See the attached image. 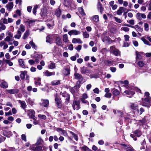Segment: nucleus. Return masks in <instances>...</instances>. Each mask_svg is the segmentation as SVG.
I'll return each mask as SVG.
<instances>
[{
    "label": "nucleus",
    "mask_w": 151,
    "mask_h": 151,
    "mask_svg": "<svg viewBox=\"0 0 151 151\" xmlns=\"http://www.w3.org/2000/svg\"><path fill=\"white\" fill-rule=\"evenodd\" d=\"M110 51L116 56H118V55H120V54L119 51L114 46L110 47Z\"/></svg>",
    "instance_id": "obj_1"
},
{
    "label": "nucleus",
    "mask_w": 151,
    "mask_h": 151,
    "mask_svg": "<svg viewBox=\"0 0 151 151\" xmlns=\"http://www.w3.org/2000/svg\"><path fill=\"white\" fill-rule=\"evenodd\" d=\"M151 101V99L150 97H145L144 100H142V105L144 106H148Z\"/></svg>",
    "instance_id": "obj_2"
},
{
    "label": "nucleus",
    "mask_w": 151,
    "mask_h": 151,
    "mask_svg": "<svg viewBox=\"0 0 151 151\" xmlns=\"http://www.w3.org/2000/svg\"><path fill=\"white\" fill-rule=\"evenodd\" d=\"M74 110H78L80 108V102L79 101L74 100L72 104Z\"/></svg>",
    "instance_id": "obj_3"
},
{
    "label": "nucleus",
    "mask_w": 151,
    "mask_h": 151,
    "mask_svg": "<svg viewBox=\"0 0 151 151\" xmlns=\"http://www.w3.org/2000/svg\"><path fill=\"white\" fill-rule=\"evenodd\" d=\"M27 112L30 118L33 119V120H35V112L33 110H28L27 111Z\"/></svg>",
    "instance_id": "obj_4"
},
{
    "label": "nucleus",
    "mask_w": 151,
    "mask_h": 151,
    "mask_svg": "<svg viewBox=\"0 0 151 151\" xmlns=\"http://www.w3.org/2000/svg\"><path fill=\"white\" fill-rule=\"evenodd\" d=\"M53 35L54 37H56L55 41L56 44L59 46L60 45L62 44V40L60 37L57 34H54Z\"/></svg>",
    "instance_id": "obj_5"
},
{
    "label": "nucleus",
    "mask_w": 151,
    "mask_h": 151,
    "mask_svg": "<svg viewBox=\"0 0 151 151\" xmlns=\"http://www.w3.org/2000/svg\"><path fill=\"white\" fill-rule=\"evenodd\" d=\"M136 17L137 19L140 20H142V19H145L146 18V16L145 14L141 13H137Z\"/></svg>",
    "instance_id": "obj_6"
},
{
    "label": "nucleus",
    "mask_w": 151,
    "mask_h": 151,
    "mask_svg": "<svg viewBox=\"0 0 151 151\" xmlns=\"http://www.w3.org/2000/svg\"><path fill=\"white\" fill-rule=\"evenodd\" d=\"M80 71L82 74H86L91 73V70L87 69L84 66L80 68Z\"/></svg>",
    "instance_id": "obj_7"
},
{
    "label": "nucleus",
    "mask_w": 151,
    "mask_h": 151,
    "mask_svg": "<svg viewBox=\"0 0 151 151\" xmlns=\"http://www.w3.org/2000/svg\"><path fill=\"white\" fill-rule=\"evenodd\" d=\"M19 90L17 89H6L5 92L10 94H14L17 93L19 92Z\"/></svg>",
    "instance_id": "obj_8"
},
{
    "label": "nucleus",
    "mask_w": 151,
    "mask_h": 151,
    "mask_svg": "<svg viewBox=\"0 0 151 151\" xmlns=\"http://www.w3.org/2000/svg\"><path fill=\"white\" fill-rule=\"evenodd\" d=\"M25 76H26L27 80H29V77L27 74V71H21L20 75L21 78L22 80H24L25 78Z\"/></svg>",
    "instance_id": "obj_9"
},
{
    "label": "nucleus",
    "mask_w": 151,
    "mask_h": 151,
    "mask_svg": "<svg viewBox=\"0 0 151 151\" xmlns=\"http://www.w3.org/2000/svg\"><path fill=\"white\" fill-rule=\"evenodd\" d=\"M14 6V4L13 2H9L5 6L7 9L9 11L11 10Z\"/></svg>",
    "instance_id": "obj_10"
},
{
    "label": "nucleus",
    "mask_w": 151,
    "mask_h": 151,
    "mask_svg": "<svg viewBox=\"0 0 151 151\" xmlns=\"http://www.w3.org/2000/svg\"><path fill=\"white\" fill-rule=\"evenodd\" d=\"M79 31H77L76 30H72L68 32V34L70 36L73 35H78L80 34Z\"/></svg>",
    "instance_id": "obj_11"
},
{
    "label": "nucleus",
    "mask_w": 151,
    "mask_h": 151,
    "mask_svg": "<svg viewBox=\"0 0 151 151\" xmlns=\"http://www.w3.org/2000/svg\"><path fill=\"white\" fill-rule=\"evenodd\" d=\"M25 31V27L22 24H21L19 28L17 31V34H22Z\"/></svg>",
    "instance_id": "obj_12"
},
{
    "label": "nucleus",
    "mask_w": 151,
    "mask_h": 151,
    "mask_svg": "<svg viewBox=\"0 0 151 151\" xmlns=\"http://www.w3.org/2000/svg\"><path fill=\"white\" fill-rule=\"evenodd\" d=\"M90 19L91 21L95 22H98L99 21V16L97 15L93 16L90 18Z\"/></svg>",
    "instance_id": "obj_13"
},
{
    "label": "nucleus",
    "mask_w": 151,
    "mask_h": 151,
    "mask_svg": "<svg viewBox=\"0 0 151 151\" xmlns=\"http://www.w3.org/2000/svg\"><path fill=\"white\" fill-rule=\"evenodd\" d=\"M36 21V20H35L28 19L26 21V22L28 23V25L30 27H31L34 25Z\"/></svg>",
    "instance_id": "obj_14"
},
{
    "label": "nucleus",
    "mask_w": 151,
    "mask_h": 151,
    "mask_svg": "<svg viewBox=\"0 0 151 151\" xmlns=\"http://www.w3.org/2000/svg\"><path fill=\"white\" fill-rule=\"evenodd\" d=\"M41 101L42 102L41 105L45 107H47L49 104V101L47 99H42Z\"/></svg>",
    "instance_id": "obj_15"
},
{
    "label": "nucleus",
    "mask_w": 151,
    "mask_h": 151,
    "mask_svg": "<svg viewBox=\"0 0 151 151\" xmlns=\"http://www.w3.org/2000/svg\"><path fill=\"white\" fill-rule=\"evenodd\" d=\"M72 42L73 43L82 44L83 42L80 38H74L72 39Z\"/></svg>",
    "instance_id": "obj_16"
},
{
    "label": "nucleus",
    "mask_w": 151,
    "mask_h": 151,
    "mask_svg": "<svg viewBox=\"0 0 151 151\" xmlns=\"http://www.w3.org/2000/svg\"><path fill=\"white\" fill-rule=\"evenodd\" d=\"M52 36L54 37L53 35H47L46 37V42L50 43H51L52 42Z\"/></svg>",
    "instance_id": "obj_17"
},
{
    "label": "nucleus",
    "mask_w": 151,
    "mask_h": 151,
    "mask_svg": "<svg viewBox=\"0 0 151 151\" xmlns=\"http://www.w3.org/2000/svg\"><path fill=\"white\" fill-rule=\"evenodd\" d=\"M126 10V8L124 7H120L119 9L117 10V14L118 15H121L123 12L125 11Z\"/></svg>",
    "instance_id": "obj_18"
},
{
    "label": "nucleus",
    "mask_w": 151,
    "mask_h": 151,
    "mask_svg": "<svg viewBox=\"0 0 151 151\" xmlns=\"http://www.w3.org/2000/svg\"><path fill=\"white\" fill-rule=\"evenodd\" d=\"M43 73L45 76H51L54 75L55 74V72H50L48 70H46L45 72Z\"/></svg>",
    "instance_id": "obj_19"
},
{
    "label": "nucleus",
    "mask_w": 151,
    "mask_h": 151,
    "mask_svg": "<svg viewBox=\"0 0 151 151\" xmlns=\"http://www.w3.org/2000/svg\"><path fill=\"white\" fill-rule=\"evenodd\" d=\"M3 46V49L4 50H5L8 47V45L4 41H1L0 42V46L2 47Z\"/></svg>",
    "instance_id": "obj_20"
},
{
    "label": "nucleus",
    "mask_w": 151,
    "mask_h": 151,
    "mask_svg": "<svg viewBox=\"0 0 151 151\" xmlns=\"http://www.w3.org/2000/svg\"><path fill=\"white\" fill-rule=\"evenodd\" d=\"M0 86L3 88H8V85L6 82L2 80Z\"/></svg>",
    "instance_id": "obj_21"
},
{
    "label": "nucleus",
    "mask_w": 151,
    "mask_h": 151,
    "mask_svg": "<svg viewBox=\"0 0 151 151\" xmlns=\"http://www.w3.org/2000/svg\"><path fill=\"white\" fill-rule=\"evenodd\" d=\"M122 145L127 150V151H133V148L130 146L127 145L125 144H122Z\"/></svg>",
    "instance_id": "obj_22"
},
{
    "label": "nucleus",
    "mask_w": 151,
    "mask_h": 151,
    "mask_svg": "<svg viewBox=\"0 0 151 151\" xmlns=\"http://www.w3.org/2000/svg\"><path fill=\"white\" fill-rule=\"evenodd\" d=\"M13 37V35L11 34L10 33L8 34V36H7L4 40V41L9 42L10 41L12 37Z\"/></svg>",
    "instance_id": "obj_23"
},
{
    "label": "nucleus",
    "mask_w": 151,
    "mask_h": 151,
    "mask_svg": "<svg viewBox=\"0 0 151 151\" xmlns=\"http://www.w3.org/2000/svg\"><path fill=\"white\" fill-rule=\"evenodd\" d=\"M97 7L98 10H100V13L102 14L104 10V8H103L102 5L100 2L98 3Z\"/></svg>",
    "instance_id": "obj_24"
},
{
    "label": "nucleus",
    "mask_w": 151,
    "mask_h": 151,
    "mask_svg": "<svg viewBox=\"0 0 151 151\" xmlns=\"http://www.w3.org/2000/svg\"><path fill=\"white\" fill-rule=\"evenodd\" d=\"M18 62L19 65L22 68H24L25 65L24 64V62L22 59H19L18 60Z\"/></svg>",
    "instance_id": "obj_25"
},
{
    "label": "nucleus",
    "mask_w": 151,
    "mask_h": 151,
    "mask_svg": "<svg viewBox=\"0 0 151 151\" xmlns=\"http://www.w3.org/2000/svg\"><path fill=\"white\" fill-rule=\"evenodd\" d=\"M61 10L58 8L55 11V14L58 17H59L61 15Z\"/></svg>",
    "instance_id": "obj_26"
},
{
    "label": "nucleus",
    "mask_w": 151,
    "mask_h": 151,
    "mask_svg": "<svg viewBox=\"0 0 151 151\" xmlns=\"http://www.w3.org/2000/svg\"><path fill=\"white\" fill-rule=\"evenodd\" d=\"M18 102L20 104L22 107L23 109H24L26 108L27 105L24 101H21L19 100L18 101Z\"/></svg>",
    "instance_id": "obj_27"
},
{
    "label": "nucleus",
    "mask_w": 151,
    "mask_h": 151,
    "mask_svg": "<svg viewBox=\"0 0 151 151\" xmlns=\"http://www.w3.org/2000/svg\"><path fill=\"white\" fill-rule=\"evenodd\" d=\"M63 73L65 75L67 76L70 73V70L68 68L65 69L63 70Z\"/></svg>",
    "instance_id": "obj_28"
},
{
    "label": "nucleus",
    "mask_w": 151,
    "mask_h": 151,
    "mask_svg": "<svg viewBox=\"0 0 151 151\" xmlns=\"http://www.w3.org/2000/svg\"><path fill=\"white\" fill-rule=\"evenodd\" d=\"M43 142L44 141L41 138L39 137L37 139L36 144L37 145H40L42 144Z\"/></svg>",
    "instance_id": "obj_29"
},
{
    "label": "nucleus",
    "mask_w": 151,
    "mask_h": 151,
    "mask_svg": "<svg viewBox=\"0 0 151 151\" xmlns=\"http://www.w3.org/2000/svg\"><path fill=\"white\" fill-rule=\"evenodd\" d=\"M74 76L75 78L77 79H80L81 78H83L82 76L81 75L76 73H75Z\"/></svg>",
    "instance_id": "obj_30"
},
{
    "label": "nucleus",
    "mask_w": 151,
    "mask_h": 151,
    "mask_svg": "<svg viewBox=\"0 0 151 151\" xmlns=\"http://www.w3.org/2000/svg\"><path fill=\"white\" fill-rule=\"evenodd\" d=\"M60 83V81L59 80H54L52 81L51 83L52 85L55 86L59 84Z\"/></svg>",
    "instance_id": "obj_31"
},
{
    "label": "nucleus",
    "mask_w": 151,
    "mask_h": 151,
    "mask_svg": "<svg viewBox=\"0 0 151 151\" xmlns=\"http://www.w3.org/2000/svg\"><path fill=\"white\" fill-rule=\"evenodd\" d=\"M55 100L56 102V103L58 106V108H60L62 106V104H61L60 101L57 98H55Z\"/></svg>",
    "instance_id": "obj_32"
},
{
    "label": "nucleus",
    "mask_w": 151,
    "mask_h": 151,
    "mask_svg": "<svg viewBox=\"0 0 151 151\" xmlns=\"http://www.w3.org/2000/svg\"><path fill=\"white\" fill-rule=\"evenodd\" d=\"M136 60H140L142 58V56L140 54L139 52H138L136 51Z\"/></svg>",
    "instance_id": "obj_33"
},
{
    "label": "nucleus",
    "mask_w": 151,
    "mask_h": 151,
    "mask_svg": "<svg viewBox=\"0 0 151 151\" xmlns=\"http://www.w3.org/2000/svg\"><path fill=\"white\" fill-rule=\"evenodd\" d=\"M29 35V30H27L24 33L23 38V39H26Z\"/></svg>",
    "instance_id": "obj_34"
},
{
    "label": "nucleus",
    "mask_w": 151,
    "mask_h": 151,
    "mask_svg": "<svg viewBox=\"0 0 151 151\" xmlns=\"http://www.w3.org/2000/svg\"><path fill=\"white\" fill-rule=\"evenodd\" d=\"M135 136L137 137H139L142 134V133L140 130H137L135 131L134 132Z\"/></svg>",
    "instance_id": "obj_35"
},
{
    "label": "nucleus",
    "mask_w": 151,
    "mask_h": 151,
    "mask_svg": "<svg viewBox=\"0 0 151 151\" xmlns=\"http://www.w3.org/2000/svg\"><path fill=\"white\" fill-rule=\"evenodd\" d=\"M144 30L146 32H148L149 30V25L147 23H145L144 24Z\"/></svg>",
    "instance_id": "obj_36"
},
{
    "label": "nucleus",
    "mask_w": 151,
    "mask_h": 151,
    "mask_svg": "<svg viewBox=\"0 0 151 151\" xmlns=\"http://www.w3.org/2000/svg\"><path fill=\"white\" fill-rule=\"evenodd\" d=\"M131 108L133 110H135L137 108V105L136 104L131 103L130 104Z\"/></svg>",
    "instance_id": "obj_37"
},
{
    "label": "nucleus",
    "mask_w": 151,
    "mask_h": 151,
    "mask_svg": "<svg viewBox=\"0 0 151 151\" xmlns=\"http://www.w3.org/2000/svg\"><path fill=\"white\" fill-rule=\"evenodd\" d=\"M63 40L65 42H67L69 41L68 35L67 34H65L63 35Z\"/></svg>",
    "instance_id": "obj_38"
},
{
    "label": "nucleus",
    "mask_w": 151,
    "mask_h": 151,
    "mask_svg": "<svg viewBox=\"0 0 151 151\" xmlns=\"http://www.w3.org/2000/svg\"><path fill=\"white\" fill-rule=\"evenodd\" d=\"M141 39L145 44L148 45L149 46L150 45V44L149 42L144 37H142Z\"/></svg>",
    "instance_id": "obj_39"
},
{
    "label": "nucleus",
    "mask_w": 151,
    "mask_h": 151,
    "mask_svg": "<svg viewBox=\"0 0 151 151\" xmlns=\"http://www.w3.org/2000/svg\"><path fill=\"white\" fill-rule=\"evenodd\" d=\"M79 12L82 16H85L86 15L84 10L82 7H80L78 9Z\"/></svg>",
    "instance_id": "obj_40"
},
{
    "label": "nucleus",
    "mask_w": 151,
    "mask_h": 151,
    "mask_svg": "<svg viewBox=\"0 0 151 151\" xmlns=\"http://www.w3.org/2000/svg\"><path fill=\"white\" fill-rule=\"evenodd\" d=\"M69 132L73 136V137L77 141L78 140V137L76 135L72 132L69 131Z\"/></svg>",
    "instance_id": "obj_41"
},
{
    "label": "nucleus",
    "mask_w": 151,
    "mask_h": 151,
    "mask_svg": "<svg viewBox=\"0 0 151 151\" xmlns=\"http://www.w3.org/2000/svg\"><path fill=\"white\" fill-rule=\"evenodd\" d=\"M29 44L31 45L32 47L33 48H34L35 50H36L37 49V46L34 43L33 41L32 40V41H30L29 42Z\"/></svg>",
    "instance_id": "obj_42"
},
{
    "label": "nucleus",
    "mask_w": 151,
    "mask_h": 151,
    "mask_svg": "<svg viewBox=\"0 0 151 151\" xmlns=\"http://www.w3.org/2000/svg\"><path fill=\"white\" fill-rule=\"evenodd\" d=\"M124 93L127 95H129L131 94L132 95H133L134 94V92L133 91H130L127 90L124 91Z\"/></svg>",
    "instance_id": "obj_43"
},
{
    "label": "nucleus",
    "mask_w": 151,
    "mask_h": 151,
    "mask_svg": "<svg viewBox=\"0 0 151 151\" xmlns=\"http://www.w3.org/2000/svg\"><path fill=\"white\" fill-rule=\"evenodd\" d=\"M119 93V91L116 89H115L113 92V94L115 96L118 95Z\"/></svg>",
    "instance_id": "obj_44"
},
{
    "label": "nucleus",
    "mask_w": 151,
    "mask_h": 151,
    "mask_svg": "<svg viewBox=\"0 0 151 151\" xmlns=\"http://www.w3.org/2000/svg\"><path fill=\"white\" fill-rule=\"evenodd\" d=\"M38 116L40 118L44 120H45L47 118L46 116L44 115L39 114Z\"/></svg>",
    "instance_id": "obj_45"
},
{
    "label": "nucleus",
    "mask_w": 151,
    "mask_h": 151,
    "mask_svg": "<svg viewBox=\"0 0 151 151\" xmlns=\"http://www.w3.org/2000/svg\"><path fill=\"white\" fill-rule=\"evenodd\" d=\"M48 68L51 69H53L55 68V63H51L48 65Z\"/></svg>",
    "instance_id": "obj_46"
},
{
    "label": "nucleus",
    "mask_w": 151,
    "mask_h": 151,
    "mask_svg": "<svg viewBox=\"0 0 151 151\" xmlns=\"http://www.w3.org/2000/svg\"><path fill=\"white\" fill-rule=\"evenodd\" d=\"M38 5H36L34 6L33 10V12L34 14H35L37 12V9L38 8Z\"/></svg>",
    "instance_id": "obj_47"
},
{
    "label": "nucleus",
    "mask_w": 151,
    "mask_h": 151,
    "mask_svg": "<svg viewBox=\"0 0 151 151\" xmlns=\"http://www.w3.org/2000/svg\"><path fill=\"white\" fill-rule=\"evenodd\" d=\"M82 149L84 151H91L90 149L86 146H84L82 147Z\"/></svg>",
    "instance_id": "obj_48"
},
{
    "label": "nucleus",
    "mask_w": 151,
    "mask_h": 151,
    "mask_svg": "<svg viewBox=\"0 0 151 151\" xmlns=\"http://www.w3.org/2000/svg\"><path fill=\"white\" fill-rule=\"evenodd\" d=\"M83 35L84 38H87L89 36V34L87 32H83Z\"/></svg>",
    "instance_id": "obj_49"
},
{
    "label": "nucleus",
    "mask_w": 151,
    "mask_h": 151,
    "mask_svg": "<svg viewBox=\"0 0 151 151\" xmlns=\"http://www.w3.org/2000/svg\"><path fill=\"white\" fill-rule=\"evenodd\" d=\"M21 139L22 140L25 142H26L27 141L26 136L24 134H22L21 135Z\"/></svg>",
    "instance_id": "obj_50"
},
{
    "label": "nucleus",
    "mask_w": 151,
    "mask_h": 151,
    "mask_svg": "<svg viewBox=\"0 0 151 151\" xmlns=\"http://www.w3.org/2000/svg\"><path fill=\"white\" fill-rule=\"evenodd\" d=\"M113 18L118 23H121L122 22V20L118 18V17H114Z\"/></svg>",
    "instance_id": "obj_51"
},
{
    "label": "nucleus",
    "mask_w": 151,
    "mask_h": 151,
    "mask_svg": "<svg viewBox=\"0 0 151 151\" xmlns=\"http://www.w3.org/2000/svg\"><path fill=\"white\" fill-rule=\"evenodd\" d=\"M111 93H106L104 95V96L105 97L108 98H110L111 97Z\"/></svg>",
    "instance_id": "obj_52"
},
{
    "label": "nucleus",
    "mask_w": 151,
    "mask_h": 151,
    "mask_svg": "<svg viewBox=\"0 0 151 151\" xmlns=\"http://www.w3.org/2000/svg\"><path fill=\"white\" fill-rule=\"evenodd\" d=\"M30 149L33 151H37L36 147H35L34 145L30 147Z\"/></svg>",
    "instance_id": "obj_53"
},
{
    "label": "nucleus",
    "mask_w": 151,
    "mask_h": 151,
    "mask_svg": "<svg viewBox=\"0 0 151 151\" xmlns=\"http://www.w3.org/2000/svg\"><path fill=\"white\" fill-rule=\"evenodd\" d=\"M5 62L7 63L8 64L9 66H12L13 65V63L9 60H6Z\"/></svg>",
    "instance_id": "obj_54"
},
{
    "label": "nucleus",
    "mask_w": 151,
    "mask_h": 151,
    "mask_svg": "<svg viewBox=\"0 0 151 151\" xmlns=\"http://www.w3.org/2000/svg\"><path fill=\"white\" fill-rule=\"evenodd\" d=\"M88 97V96L85 93H84L82 95V98H81V99H87Z\"/></svg>",
    "instance_id": "obj_55"
},
{
    "label": "nucleus",
    "mask_w": 151,
    "mask_h": 151,
    "mask_svg": "<svg viewBox=\"0 0 151 151\" xmlns=\"http://www.w3.org/2000/svg\"><path fill=\"white\" fill-rule=\"evenodd\" d=\"M93 91L94 93L99 94V90L98 88H96L94 89L93 90Z\"/></svg>",
    "instance_id": "obj_56"
},
{
    "label": "nucleus",
    "mask_w": 151,
    "mask_h": 151,
    "mask_svg": "<svg viewBox=\"0 0 151 151\" xmlns=\"http://www.w3.org/2000/svg\"><path fill=\"white\" fill-rule=\"evenodd\" d=\"M60 133L63 135L65 136H68V134L67 132L64 130H62V131Z\"/></svg>",
    "instance_id": "obj_57"
},
{
    "label": "nucleus",
    "mask_w": 151,
    "mask_h": 151,
    "mask_svg": "<svg viewBox=\"0 0 151 151\" xmlns=\"http://www.w3.org/2000/svg\"><path fill=\"white\" fill-rule=\"evenodd\" d=\"M121 29L125 32H128L129 30V29L128 28L124 27H122Z\"/></svg>",
    "instance_id": "obj_58"
},
{
    "label": "nucleus",
    "mask_w": 151,
    "mask_h": 151,
    "mask_svg": "<svg viewBox=\"0 0 151 151\" xmlns=\"http://www.w3.org/2000/svg\"><path fill=\"white\" fill-rule=\"evenodd\" d=\"M110 70L111 71V72L113 73L115 72L116 70V69L115 67H110L109 68Z\"/></svg>",
    "instance_id": "obj_59"
},
{
    "label": "nucleus",
    "mask_w": 151,
    "mask_h": 151,
    "mask_svg": "<svg viewBox=\"0 0 151 151\" xmlns=\"http://www.w3.org/2000/svg\"><path fill=\"white\" fill-rule=\"evenodd\" d=\"M28 63L31 65H33L35 63V61L33 60L30 59L29 60Z\"/></svg>",
    "instance_id": "obj_60"
},
{
    "label": "nucleus",
    "mask_w": 151,
    "mask_h": 151,
    "mask_svg": "<svg viewBox=\"0 0 151 151\" xmlns=\"http://www.w3.org/2000/svg\"><path fill=\"white\" fill-rule=\"evenodd\" d=\"M138 65L139 66L142 67L144 66V63L142 61H140L138 63Z\"/></svg>",
    "instance_id": "obj_61"
},
{
    "label": "nucleus",
    "mask_w": 151,
    "mask_h": 151,
    "mask_svg": "<svg viewBox=\"0 0 151 151\" xmlns=\"http://www.w3.org/2000/svg\"><path fill=\"white\" fill-rule=\"evenodd\" d=\"M81 47H82L81 45H78L76 47V49L78 51V52H79L80 50L81 49Z\"/></svg>",
    "instance_id": "obj_62"
},
{
    "label": "nucleus",
    "mask_w": 151,
    "mask_h": 151,
    "mask_svg": "<svg viewBox=\"0 0 151 151\" xmlns=\"http://www.w3.org/2000/svg\"><path fill=\"white\" fill-rule=\"evenodd\" d=\"M80 100L82 102L84 103L87 104H88V101L86 100H85V99H80Z\"/></svg>",
    "instance_id": "obj_63"
},
{
    "label": "nucleus",
    "mask_w": 151,
    "mask_h": 151,
    "mask_svg": "<svg viewBox=\"0 0 151 151\" xmlns=\"http://www.w3.org/2000/svg\"><path fill=\"white\" fill-rule=\"evenodd\" d=\"M37 151H41L42 149V147L41 146H37L36 147Z\"/></svg>",
    "instance_id": "obj_64"
}]
</instances>
